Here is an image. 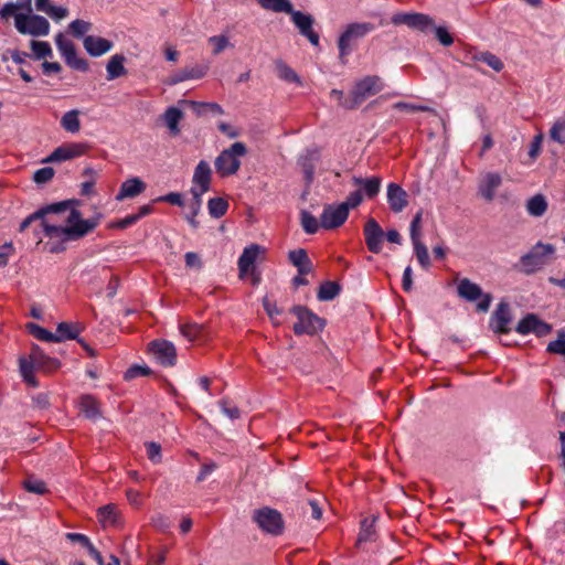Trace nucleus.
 Segmentation results:
<instances>
[{
	"mask_svg": "<svg viewBox=\"0 0 565 565\" xmlns=\"http://www.w3.org/2000/svg\"><path fill=\"white\" fill-rule=\"evenodd\" d=\"M422 217H423V211H418L412 222H411V226H409V232H411V239H418L420 238V230H422Z\"/></svg>",
	"mask_w": 565,
	"mask_h": 565,
	"instance_id": "nucleus-56",
	"label": "nucleus"
},
{
	"mask_svg": "<svg viewBox=\"0 0 565 565\" xmlns=\"http://www.w3.org/2000/svg\"><path fill=\"white\" fill-rule=\"evenodd\" d=\"M375 29L374 24L370 22H356L349 24L338 41V47L341 56L350 54L351 46L354 41H358Z\"/></svg>",
	"mask_w": 565,
	"mask_h": 565,
	"instance_id": "nucleus-8",
	"label": "nucleus"
},
{
	"mask_svg": "<svg viewBox=\"0 0 565 565\" xmlns=\"http://www.w3.org/2000/svg\"><path fill=\"white\" fill-rule=\"evenodd\" d=\"M289 260L297 267L299 275H307L312 270V264L305 249L289 252Z\"/></svg>",
	"mask_w": 565,
	"mask_h": 565,
	"instance_id": "nucleus-25",
	"label": "nucleus"
},
{
	"mask_svg": "<svg viewBox=\"0 0 565 565\" xmlns=\"http://www.w3.org/2000/svg\"><path fill=\"white\" fill-rule=\"evenodd\" d=\"M547 210V201L544 195L536 194L526 202V211L531 216L540 217Z\"/></svg>",
	"mask_w": 565,
	"mask_h": 565,
	"instance_id": "nucleus-34",
	"label": "nucleus"
},
{
	"mask_svg": "<svg viewBox=\"0 0 565 565\" xmlns=\"http://www.w3.org/2000/svg\"><path fill=\"white\" fill-rule=\"evenodd\" d=\"M472 61H479L486 63L495 72H501L504 67L503 62L491 52H470Z\"/></svg>",
	"mask_w": 565,
	"mask_h": 565,
	"instance_id": "nucleus-32",
	"label": "nucleus"
},
{
	"mask_svg": "<svg viewBox=\"0 0 565 565\" xmlns=\"http://www.w3.org/2000/svg\"><path fill=\"white\" fill-rule=\"evenodd\" d=\"M206 68L202 66L185 67L171 77V84H178L186 79H198L205 75Z\"/></svg>",
	"mask_w": 565,
	"mask_h": 565,
	"instance_id": "nucleus-30",
	"label": "nucleus"
},
{
	"mask_svg": "<svg viewBox=\"0 0 565 565\" xmlns=\"http://www.w3.org/2000/svg\"><path fill=\"white\" fill-rule=\"evenodd\" d=\"M393 108L397 109V110H406V111H430V113H435V110L431 107H429V106H426V105H415V104H409V103H404V102L395 103L393 105Z\"/></svg>",
	"mask_w": 565,
	"mask_h": 565,
	"instance_id": "nucleus-54",
	"label": "nucleus"
},
{
	"mask_svg": "<svg viewBox=\"0 0 565 565\" xmlns=\"http://www.w3.org/2000/svg\"><path fill=\"white\" fill-rule=\"evenodd\" d=\"M515 331L522 335L534 333L543 337L552 331V326L541 320L536 315H526L516 326Z\"/></svg>",
	"mask_w": 565,
	"mask_h": 565,
	"instance_id": "nucleus-12",
	"label": "nucleus"
},
{
	"mask_svg": "<svg viewBox=\"0 0 565 565\" xmlns=\"http://www.w3.org/2000/svg\"><path fill=\"white\" fill-rule=\"evenodd\" d=\"M374 522H375V518H372L371 520L364 519L361 522V530H360L359 537H358L359 543L367 542L373 539V536L375 534Z\"/></svg>",
	"mask_w": 565,
	"mask_h": 565,
	"instance_id": "nucleus-46",
	"label": "nucleus"
},
{
	"mask_svg": "<svg viewBox=\"0 0 565 565\" xmlns=\"http://www.w3.org/2000/svg\"><path fill=\"white\" fill-rule=\"evenodd\" d=\"M300 222L303 231L307 234H315L318 232L319 227H321L320 222L317 220V217L305 210L301 211L300 213Z\"/></svg>",
	"mask_w": 565,
	"mask_h": 565,
	"instance_id": "nucleus-42",
	"label": "nucleus"
},
{
	"mask_svg": "<svg viewBox=\"0 0 565 565\" xmlns=\"http://www.w3.org/2000/svg\"><path fill=\"white\" fill-rule=\"evenodd\" d=\"M383 82L377 75H369L358 81L344 103L345 109L359 107L365 99L383 89Z\"/></svg>",
	"mask_w": 565,
	"mask_h": 565,
	"instance_id": "nucleus-3",
	"label": "nucleus"
},
{
	"mask_svg": "<svg viewBox=\"0 0 565 565\" xmlns=\"http://www.w3.org/2000/svg\"><path fill=\"white\" fill-rule=\"evenodd\" d=\"M457 294L461 299L469 302L480 300L477 303V309L482 312L489 310L492 301L491 295L484 294L479 285L468 278H462L458 281Z\"/></svg>",
	"mask_w": 565,
	"mask_h": 565,
	"instance_id": "nucleus-6",
	"label": "nucleus"
},
{
	"mask_svg": "<svg viewBox=\"0 0 565 565\" xmlns=\"http://www.w3.org/2000/svg\"><path fill=\"white\" fill-rule=\"evenodd\" d=\"M99 521L104 526L116 525L118 511L115 504H106L98 509Z\"/></svg>",
	"mask_w": 565,
	"mask_h": 565,
	"instance_id": "nucleus-38",
	"label": "nucleus"
},
{
	"mask_svg": "<svg viewBox=\"0 0 565 565\" xmlns=\"http://www.w3.org/2000/svg\"><path fill=\"white\" fill-rule=\"evenodd\" d=\"M88 145L82 142H72L57 147L44 162H62L85 154Z\"/></svg>",
	"mask_w": 565,
	"mask_h": 565,
	"instance_id": "nucleus-13",
	"label": "nucleus"
},
{
	"mask_svg": "<svg viewBox=\"0 0 565 565\" xmlns=\"http://www.w3.org/2000/svg\"><path fill=\"white\" fill-rule=\"evenodd\" d=\"M182 104L189 105L191 107H205L206 113L211 111L215 115H222L224 113L221 105L216 103H205V102H194V100H182Z\"/></svg>",
	"mask_w": 565,
	"mask_h": 565,
	"instance_id": "nucleus-52",
	"label": "nucleus"
},
{
	"mask_svg": "<svg viewBox=\"0 0 565 565\" xmlns=\"http://www.w3.org/2000/svg\"><path fill=\"white\" fill-rule=\"evenodd\" d=\"M546 350L553 354L565 355V330L558 331L557 339L551 341Z\"/></svg>",
	"mask_w": 565,
	"mask_h": 565,
	"instance_id": "nucleus-50",
	"label": "nucleus"
},
{
	"mask_svg": "<svg viewBox=\"0 0 565 565\" xmlns=\"http://www.w3.org/2000/svg\"><path fill=\"white\" fill-rule=\"evenodd\" d=\"M149 345L153 356L161 365L173 366L175 364L177 350L172 342L154 340Z\"/></svg>",
	"mask_w": 565,
	"mask_h": 565,
	"instance_id": "nucleus-14",
	"label": "nucleus"
},
{
	"mask_svg": "<svg viewBox=\"0 0 565 565\" xmlns=\"http://www.w3.org/2000/svg\"><path fill=\"white\" fill-rule=\"evenodd\" d=\"M151 524L162 531L166 532L170 527V520L167 515L158 513L151 518Z\"/></svg>",
	"mask_w": 565,
	"mask_h": 565,
	"instance_id": "nucleus-62",
	"label": "nucleus"
},
{
	"mask_svg": "<svg viewBox=\"0 0 565 565\" xmlns=\"http://www.w3.org/2000/svg\"><path fill=\"white\" fill-rule=\"evenodd\" d=\"M54 177V170L51 167L39 169L34 172L33 180L38 184L46 183Z\"/></svg>",
	"mask_w": 565,
	"mask_h": 565,
	"instance_id": "nucleus-55",
	"label": "nucleus"
},
{
	"mask_svg": "<svg viewBox=\"0 0 565 565\" xmlns=\"http://www.w3.org/2000/svg\"><path fill=\"white\" fill-rule=\"evenodd\" d=\"M340 292V286L334 281L323 282L318 290V299L329 301L334 299Z\"/></svg>",
	"mask_w": 565,
	"mask_h": 565,
	"instance_id": "nucleus-41",
	"label": "nucleus"
},
{
	"mask_svg": "<svg viewBox=\"0 0 565 565\" xmlns=\"http://www.w3.org/2000/svg\"><path fill=\"white\" fill-rule=\"evenodd\" d=\"M253 521L263 532L271 536H279L284 533L285 522L281 513L276 509L263 507L255 510Z\"/></svg>",
	"mask_w": 565,
	"mask_h": 565,
	"instance_id": "nucleus-5",
	"label": "nucleus"
},
{
	"mask_svg": "<svg viewBox=\"0 0 565 565\" xmlns=\"http://www.w3.org/2000/svg\"><path fill=\"white\" fill-rule=\"evenodd\" d=\"M565 116L558 118L551 128V138L559 143H565Z\"/></svg>",
	"mask_w": 565,
	"mask_h": 565,
	"instance_id": "nucleus-49",
	"label": "nucleus"
},
{
	"mask_svg": "<svg viewBox=\"0 0 565 565\" xmlns=\"http://www.w3.org/2000/svg\"><path fill=\"white\" fill-rule=\"evenodd\" d=\"M146 189V184L139 178H131L126 180L116 196L118 201L124 200L126 198H135L142 193Z\"/></svg>",
	"mask_w": 565,
	"mask_h": 565,
	"instance_id": "nucleus-24",
	"label": "nucleus"
},
{
	"mask_svg": "<svg viewBox=\"0 0 565 565\" xmlns=\"http://www.w3.org/2000/svg\"><path fill=\"white\" fill-rule=\"evenodd\" d=\"M435 29L436 38L444 46H449L454 43L452 36L449 34L446 28L444 26H437L433 28Z\"/></svg>",
	"mask_w": 565,
	"mask_h": 565,
	"instance_id": "nucleus-64",
	"label": "nucleus"
},
{
	"mask_svg": "<svg viewBox=\"0 0 565 565\" xmlns=\"http://www.w3.org/2000/svg\"><path fill=\"white\" fill-rule=\"evenodd\" d=\"M30 359L35 363L36 370L51 373L56 371L61 363L57 359L51 358L36 344L31 349Z\"/></svg>",
	"mask_w": 565,
	"mask_h": 565,
	"instance_id": "nucleus-20",
	"label": "nucleus"
},
{
	"mask_svg": "<svg viewBox=\"0 0 565 565\" xmlns=\"http://www.w3.org/2000/svg\"><path fill=\"white\" fill-rule=\"evenodd\" d=\"M510 307L507 302H500L495 311L492 313L490 327L497 333H508L510 331Z\"/></svg>",
	"mask_w": 565,
	"mask_h": 565,
	"instance_id": "nucleus-18",
	"label": "nucleus"
},
{
	"mask_svg": "<svg viewBox=\"0 0 565 565\" xmlns=\"http://www.w3.org/2000/svg\"><path fill=\"white\" fill-rule=\"evenodd\" d=\"M70 204L71 201H62L39 209L20 223L19 232H24L34 221H41L40 225L43 228L44 236L58 239L57 243L47 244V250L52 254L64 252L66 249L65 242L83 238L94 231V228L99 224L100 218L97 216L83 220L82 213L75 209H71L66 216V226L57 224V221L50 217V215L66 212Z\"/></svg>",
	"mask_w": 565,
	"mask_h": 565,
	"instance_id": "nucleus-1",
	"label": "nucleus"
},
{
	"mask_svg": "<svg viewBox=\"0 0 565 565\" xmlns=\"http://www.w3.org/2000/svg\"><path fill=\"white\" fill-rule=\"evenodd\" d=\"M190 192L192 194V200L188 204V212L185 213V218L193 228H198L199 222L195 220V217L201 211L203 195L195 191Z\"/></svg>",
	"mask_w": 565,
	"mask_h": 565,
	"instance_id": "nucleus-28",
	"label": "nucleus"
},
{
	"mask_svg": "<svg viewBox=\"0 0 565 565\" xmlns=\"http://www.w3.org/2000/svg\"><path fill=\"white\" fill-rule=\"evenodd\" d=\"M319 151L317 149H308L299 159V164L306 174V179L311 181L313 178L315 164L313 161L318 160Z\"/></svg>",
	"mask_w": 565,
	"mask_h": 565,
	"instance_id": "nucleus-33",
	"label": "nucleus"
},
{
	"mask_svg": "<svg viewBox=\"0 0 565 565\" xmlns=\"http://www.w3.org/2000/svg\"><path fill=\"white\" fill-rule=\"evenodd\" d=\"M387 203L394 213H401L408 204L407 192L397 183L387 185Z\"/></svg>",
	"mask_w": 565,
	"mask_h": 565,
	"instance_id": "nucleus-17",
	"label": "nucleus"
},
{
	"mask_svg": "<svg viewBox=\"0 0 565 565\" xmlns=\"http://www.w3.org/2000/svg\"><path fill=\"white\" fill-rule=\"evenodd\" d=\"M19 367L22 377L30 376L33 374V371L36 370L35 363L29 358L21 356L19 359Z\"/></svg>",
	"mask_w": 565,
	"mask_h": 565,
	"instance_id": "nucleus-59",
	"label": "nucleus"
},
{
	"mask_svg": "<svg viewBox=\"0 0 565 565\" xmlns=\"http://www.w3.org/2000/svg\"><path fill=\"white\" fill-rule=\"evenodd\" d=\"M31 47L36 58H45L52 55V49L47 42L32 41Z\"/></svg>",
	"mask_w": 565,
	"mask_h": 565,
	"instance_id": "nucleus-51",
	"label": "nucleus"
},
{
	"mask_svg": "<svg viewBox=\"0 0 565 565\" xmlns=\"http://www.w3.org/2000/svg\"><path fill=\"white\" fill-rule=\"evenodd\" d=\"M554 253L555 247L552 244L539 242L526 254L521 256L515 268L525 275H532L547 264Z\"/></svg>",
	"mask_w": 565,
	"mask_h": 565,
	"instance_id": "nucleus-2",
	"label": "nucleus"
},
{
	"mask_svg": "<svg viewBox=\"0 0 565 565\" xmlns=\"http://www.w3.org/2000/svg\"><path fill=\"white\" fill-rule=\"evenodd\" d=\"M81 408L89 419H97L102 416L98 402L90 395L81 397Z\"/></svg>",
	"mask_w": 565,
	"mask_h": 565,
	"instance_id": "nucleus-35",
	"label": "nucleus"
},
{
	"mask_svg": "<svg viewBox=\"0 0 565 565\" xmlns=\"http://www.w3.org/2000/svg\"><path fill=\"white\" fill-rule=\"evenodd\" d=\"M266 257V248L257 245L249 244V284L258 285L262 280V271L256 264L258 260L263 262Z\"/></svg>",
	"mask_w": 565,
	"mask_h": 565,
	"instance_id": "nucleus-19",
	"label": "nucleus"
},
{
	"mask_svg": "<svg viewBox=\"0 0 565 565\" xmlns=\"http://www.w3.org/2000/svg\"><path fill=\"white\" fill-rule=\"evenodd\" d=\"M227 202L222 198H213L207 202V209L211 216L222 217L227 211Z\"/></svg>",
	"mask_w": 565,
	"mask_h": 565,
	"instance_id": "nucleus-44",
	"label": "nucleus"
},
{
	"mask_svg": "<svg viewBox=\"0 0 565 565\" xmlns=\"http://www.w3.org/2000/svg\"><path fill=\"white\" fill-rule=\"evenodd\" d=\"M362 200L363 198L361 191L356 190L351 192L347 200L341 203V205H345L349 213L351 209L358 207L362 203Z\"/></svg>",
	"mask_w": 565,
	"mask_h": 565,
	"instance_id": "nucleus-58",
	"label": "nucleus"
},
{
	"mask_svg": "<svg viewBox=\"0 0 565 565\" xmlns=\"http://www.w3.org/2000/svg\"><path fill=\"white\" fill-rule=\"evenodd\" d=\"M364 238L367 249L371 253L379 254L382 250L384 231L374 218H369L364 224Z\"/></svg>",
	"mask_w": 565,
	"mask_h": 565,
	"instance_id": "nucleus-15",
	"label": "nucleus"
},
{
	"mask_svg": "<svg viewBox=\"0 0 565 565\" xmlns=\"http://www.w3.org/2000/svg\"><path fill=\"white\" fill-rule=\"evenodd\" d=\"M291 18L296 26L299 29L300 33L308 38V40L313 44L318 45L319 36L317 33L312 31V19L310 15L305 14L300 11L291 10Z\"/></svg>",
	"mask_w": 565,
	"mask_h": 565,
	"instance_id": "nucleus-22",
	"label": "nucleus"
},
{
	"mask_svg": "<svg viewBox=\"0 0 565 565\" xmlns=\"http://www.w3.org/2000/svg\"><path fill=\"white\" fill-rule=\"evenodd\" d=\"M275 71L276 75L279 79L286 82V83H294L299 86L302 85L301 78L298 76V74L285 62L277 61L275 63Z\"/></svg>",
	"mask_w": 565,
	"mask_h": 565,
	"instance_id": "nucleus-29",
	"label": "nucleus"
},
{
	"mask_svg": "<svg viewBox=\"0 0 565 565\" xmlns=\"http://www.w3.org/2000/svg\"><path fill=\"white\" fill-rule=\"evenodd\" d=\"M15 253V248L11 242L4 243L0 246V266L6 267L9 258Z\"/></svg>",
	"mask_w": 565,
	"mask_h": 565,
	"instance_id": "nucleus-57",
	"label": "nucleus"
},
{
	"mask_svg": "<svg viewBox=\"0 0 565 565\" xmlns=\"http://www.w3.org/2000/svg\"><path fill=\"white\" fill-rule=\"evenodd\" d=\"M79 110L73 109L63 115L61 118V126L64 130L71 134H76L81 129Z\"/></svg>",
	"mask_w": 565,
	"mask_h": 565,
	"instance_id": "nucleus-36",
	"label": "nucleus"
},
{
	"mask_svg": "<svg viewBox=\"0 0 565 565\" xmlns=\"http://www.w3.org/2000/svg\"><path fill=\"white\" fill-rule=\"evenodd\" d=\"M353 184L362 188L365 195L370 199L377 195L381 189L382 179L380 177H372L363 179L361 177H353Z\"/></svg>",
	"mask_w": 565,
	"mask_h": 565,
	"instance_id": "nucleus-26",
	"label": "nucleus"
},
{
	"mask_svg": "<svg viewBox=\"0 0 565 565\" xmlns=\"http://www.w3.org/2000/svg\"><path fill=\"white\" fill-rule=\"evenodd\" d=\"M207 42L212 46V53L214 55H218L231 46L228 38L224 34L211 36Z\"/></svg>",
	"mask_w": 565,
	"mask_h": 565,
	"instance_id": "nucleus-47",
	"label": "nucleus"
},
{
	"mask_svg": "<svg viewBox=\"0 0 565 565\" xmlns=\"http://www.w3.org/2000/svg\"><path fill=\"white\" fill-rule=\"evenodd\" d=\"M26 328L33 337L41 341L60 342L61 337H56V333L54 334L36 323H28Z\"/></svg>",
	"mask_w": 565,
	"mask_h": 565,
	"instance_id": "nucleus-39",
	"label": "nucleus"
},
{
	"mask_svg": "<svg viewBox=\"0 0 565 565\" xmlns=\"http://www.w3.org/2000/svg\"><path fill=\"white\" fill-rule=\"evenodd\" d=\"M247 148L244 142H235L230 148L224 149L215 159L214 167L216 173L222 177L235 174L239 169V158L244 157Z\"/></svg>",
	"mask_w": 565,
	"mask_h": 565,
	"instance_id": "nucleus-4",
	"label": "nucleus"
},
{
	"mask_svg": "<svg viewBox=\"0 0 565 565\" xmlns=\"http://www.w3.org/2000/svg\"><path fill=\"white\" fill-rule=\"evenodd\" d=\"M50 18L58 21L67 17L68 10L63 7H56L51 4L47 10L44 11Z\"/></svg>",
	"mask_w": 565,
	"mask_h": 565,
	"instance_id": "nucleus-63",
	"label": "nucleus"
},
{
	"mask_svg": "<svg viewBox=\"0 0 565 565\" xmlns=\"http://www.w3.org/2000/svg\"><path fill=\"white\" fill-rule=\"evenodd\" d=\"M212 179V169L205 160H201L195 169L192 177V188L190 191H195L200 194H204L210 190Z\"/></svg>",
	"mask_w": 565,
	"mask_h": 565,
	"instance_id": "nucleus-16",
	"label": "nucleus"
},
{
	"mask_svg": "<svg viewBox=\"0 0 565 565\" xmlns=\"http://www.w3.org/2000/svg\"><path fill=\"white\" fill-rule=\"evenodd\" d=\"M23 488L31 493L44 494L47 492V488L44 481L35 478H29L23 481Z\"/></svg>",
	"mask_w": 565,
	"mask_h": 565,
	"instance_id": "nucleus-48",
	"label": "nucleus"
},
{
	"mask_svg": "<svg viewBox=\"0 0 565 565\" xmlns=\"http://www.w3.org/2000/svg\"><path fill=\"white\" fill-rule=\"evenodd\" d=\"M349 213L345 205L327 204L320 215V225L324 230H334L340 227L347 220Z\"/></svg>",
	"mask_w": 565,
	"mask_h": 565,
	"instance_id": "nucleus-10",
	"label": "nucleus"
},
{
	"mask_svg": "<svg viewBox=\"0 0 565 565\" xmlns=\"http://www.w3.org/2000/svg\"><path fill=\"white\" fill-rule=\"evenodd\" d=\"M83 45L87 53L95 57L109 52L114 46L111 41L95 35L85 36L83 40Z\"/></svg>",
	"mask_w": 565,
	"mask_h": 565,
	"instance_id": "nucleus-23",
	"label": "nucleus"
},
{
	"mask_svg": "<svg viewBox=\"0 0 565 565\" xmlns=\"http://www.w3.org/2000/svg\"><path fill=\"white\" fill-rule=\"evenodd\" d=\"M125 61L126 58L121 54H115L109 58L106 66L108 81H114L120 76L126 75L127 70L124 65Z\"/></svg>",
	"mask_w": 565,
	"mask_h": 565,
	"instance_id": "nucleus-27",
	"label": "nucleus"
},
{
	"mask_svg": "<svg viewBox=\"0 0 565 565\" xmlns=\"http://www.w3.org/2000/svg\"><path fill=\"white\" fill-rule=\"evenodd\" d=\"M217 129L230 139L238 137L242 132L241 129L234 127L231 124L221 121L217 124Z\"/></svg>",
	"mask_w": 565,
	"mask_h": 565,
	"instance_id": "nucleus-61",
	"label": "nucleus"
},
{
	"mask_svg": "<svg viewBox=\"0 0 565 565\" xmlns=\"http://www.w3.org/2000/svg\"><path fill=\"white\" fill-rule=\"evenodd\" d=\"M412 243L414 245V250H415L418 263L420 264V266L423 268H425V269L428 268L430 265V259H429L427 247L420 241V238L412 239Z\"/></svg>",
	"mask_w": 565,
	"mask_h": 565,
	"instance_id": "nucleus-45",
	"label": "nucleus"
},
{
	"mask_svg": "<svg viewBox=\"0 0 565 565\" xmlns=\"http://www.w3.org/2000/svg\"><path fill=\"white\" fill-rule=\"evenodd\" d=\"M151 373L150 369L148 366H141V365H134L127 370L125 373L126 380H132L138 376H146Z\"/></svg>",
	"mask_w": 565,
	"mask_h": 565,
	"instance_id": "nucleus-60",
	"label": "nucleus"
},
{
	"mask_svg": "<svg viewBox=\"0 0 565 565\" xmlns=\"http://www.w3.org/2000/svg\"><path fill=\"white\" fill-rule=\"evenodd\" d=\"M292 312L298 319L294 324L296 334H313L324 326L323 321L317 315L305 307L296 306L292 308Z\"/></svg>",
	"mask_w": 565,
	"mask_h": 565,
	"instance_id": "nucleus-9",
	"label": "nucleus"
},
{
	"mask_svg": "<svg viewBox=\"0 0 565 565\" xmlns=\"http://www.w3.org/2000/svg\"><path fill=\"white\" fill-rule=\"evenodd\" d=\"M55 43L70 67L82 72L88 70V63L84 58L77 57L76 49L72 41L65 39L62 33H58L55 36Z\"/></svg>",
	"mask_w": 565,
	"mask_h": 565,
	"instance_id": "nucleus-11",
	"label": "nucleus"
},
{
	"mask_svg": "<svg viewBox=\"0 0 565 565\" xmlns=\"http://www.w3.org/2000/svg\"><path fill=\"white\" fill-rule=\"evenodd\" d=\"M262 8L274 12H291V3L288 0H256Z\"/></svg>",
	"mask_w": 565,
	"mask_h": 565,
	"instance_id": "nucleus-43",
	"label": "nucleus"
},
{
	"mask_svg": "<svg viewBox=\"0 0 565 565\" xmlns=\"http://www.w3.org/2000/svg\"><path fill=\"white\" fill-rule=\"evenodd\" d=\"M92 24L84 20H74L70 24V30L74 36L79 38L90 30Z\"/></svg>",
	"mask_w": 565,
	"mask_h": 565,
	"instance_id": "nucleus-53",
	"label": "nucleus"
},
{
	"mask_svg": "<svg viewBox=\"0 0 565 565\" xmlns=\"http://www.w3.org/2000/svg\"><path fill=\"white\" fill-rule=\"evenodd\" d=\"M183 118V113L177 107H169L163 114V120L170 130V134L177 136L180 134L179 122Z\"/></svg>",
	"mask_w": 565,
	"mask_h": 565,
	"instance_id": "nucleus-31",
	"label": "nucleus"
},
{
	"mask_svg": "<svg viewBox=\"0 0 565 565\" xmlns=\"http://www.w3.org/2000/svg\"><path fill=\"white\" fill-rule=\"evenodd\" d=\"M15 28L19 33L32 36H45L50 33L49 21L38 14H15Z\"/></svg>",
	"mask_w": 565,
	"mask_h": 565,
	"instance_id": "nucleus-7",
	"label": "nucleus"
},
{
	"mask_svg": "<svg viewBox=\"0 0 565 565\" xmlns=\"http://www.w3.org/2000/svg\"><path fill=\"white\" fill-rule=\"evenodd\" d=\"M502 183V178L497 172H487L479 182V193L488 202L495 196V191Z\"/></svg>",
	"mask_w": 565,
	"mask_h": 565,
	"instance_id": "nucleus-21",
	"label": "nucleus"
},
{
	"mask_svg": "<svg viewBox=\"0 0 565 565\" xmlns=\"http://www.w3.org/2000/svg\"><path fill=\"white\" fill-rule=\"evenodd\" d=\"M435 26L434 19L427 14L415 12L408 28L426 32Z\"/></svg>",
	"mask_w": 565,
	"mask_h": 565,
	"instance_id": "nucleus-37",
	"label": "nucleus"
},
{
	"mask_svg": "<svg viewBox=\"0 0 565 565\" xmlns=\"http://www.w3.org/2000/svg\"><path fill=\"white\" fill-rule=\"evenodd\" d=\"M79 332L81 328L77 324L61 322L57 324L56 337H61L60 342L64 340H74L77 339Z\"/></svg>",
	"mask_w": 565,
	"mask_h": 565,
	"instance_id": "nucleus-40",
	"label": "nucleus"
}]
</instances>
